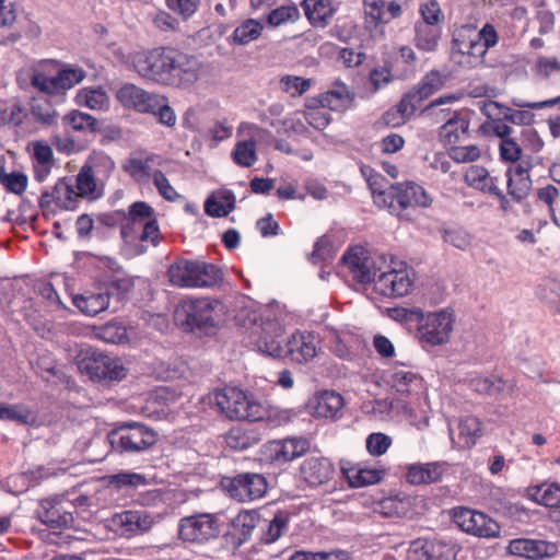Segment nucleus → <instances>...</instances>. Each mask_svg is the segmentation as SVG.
Segmentation results:
<instances>
[{
  "label": "nucleus",
  "instance_id": "f257e3e1",
  "mask_svg": "<svg viewBox=\"0 0 560 560\" xmlns=\"http://www.w3.org/2000/svg\"><path fill=\"white\" fill-rule=\"evenodd\" d=\"M218 410L229 420L259 422L266 429L290 423L296 412L260 400L254 394L237 387H224L214 393Z\"/></svg>",
  "mask_w": 560,
  "mask_h": 560
},
{
  "label": "nucleus",
  "instance_id": "f03ea898",
  "mask_svg": "<svg viewBox=\"0 0 560 560\" xmlns=\"http://www.w3.org/2000/svg\"><path fill=\"white\" fill-rule=\"evenodd\" d=\"M120 235L122 248L129 257L144 254L149 246H158L163 238L154 210L144 201H136L129 206L124 214Z\"/></svg>",
  "mask_w": 560,
  "mask_h": 560
},
{
  "label": "nucleus",
  "instance_id": "7ed1b4c3",
  "mask_svg": "<svg viewBox=\"0 0 560 560\" xmlns=\"http://www.w3.org/2000/svg\"><path fill=\"white\" fill-rule=\"evenodd\" d=\"M498 40L499 35L489 23L479 31L472 25H462L453 34L451 59L463 69L477 68L485 62L488 49Z\"/></svg>",
  "mask_w": 560,
  "mask_h": 560
},
{
  "label": "nucleus",
  "instance_id": "20e7f679",
  "mask_svg": "<svg viewBox=\"0 0 560 560\" xmlns=\"http://www.w3.org/2000/svg\"><path fill=\"white\" fill-rule=\"evenodd\" d=\"M384 382L392 395L409 405L412 411L418 409L429 416L427 387L419 373L406 364H395L384 372Z\"/></svg>",
  "mask_w": 560,
  "mask_h": 560
},
{
  "label": "nucleus",
  "instance_id": "39448f33",
  "mask_svg": "<svg viewBox=\"0 0 560 560\" xmlns=\"http://www.w3.org/2000/svg\"><path fill=\"white\" fill-rule=\"evenodd\" d=\"M284 341L283 326L277 318L270 316L260 317L259 322L254 316L246 329V345L275 359L281 358Z\"/></svg>",
  "mask_w": 560,
  "mask_h": 560
},
{
  "label": "nucleus",
  "instance_id": "423d86ee",
  "mask_svg": "<svg viewBox=\"0 0 560 560\" xmlns=\"http://www.w3.org/2000/svg\"><path fill=\"white\" fill-rule=\"evenodd\" d=\"M413 271L402 260L390 257L374 279V290L384 298H402L413 288Z\"/></svg>",
  "mask_w": 560,
  "mask_h": 560
},
{
  "label": "nucleus",
  "instance_id": "0eeeda50",
  "mask_svg": "<svg viewBox=\"0 0 560 560\" xmlns=\"http://www.w3.org/2000/svg\"><path fill=\"white\" fill-rule=\"evenodd\" d=\"M455 316L447 310L423 313L418 322L417 338L424 350L450 342L454 330Z\"/></svg>",
  "mask_w": 560,
  "mask_h": 560
},
{
  "label": "nucleus",
  "instance_id": "6e6552de",
  "mask_svg": "<svg viewBox=\"0 0 560 560\" xmlns=\"http://www.w3.org/2000/svg\"><path fill=\"white\" fill-rule=\"evenodd\" d=\"M257 522V515L248 511L212 514V537L222 535L228 546L237 548L248 539Z\"/></svg>",
  "mask_w": 560,
  "mask_h": 560
},
{
  "label": "nucleus",
  "instance_id": "1a4fd4ad",
  "mask_svg": "<svg viewBox=\"0 0 560 560\" xmlns=\"http://www.w3.org/2000/svg\"><path fill=\"white\" fill-rule=\"evenodd\" d=\"M377 200L378 207L388 209L390 213L395 214H400L408 208H427L432 202L425 189L413 182L389 185L388 191L378 195Z\"/></svg>",
  "mask_w": 560,
  "mask_h": 560
},
{
  "label": "nucleus",
  "instance_id": "9d476101",
  "mask_svg": "<svg viewBox=\"0 0 560 560\" xmlns=\"http://www.w3.org/2000/svg\"><path fill=\"white\" fill-rule=\"evenodd\" d=\"M108 438L112 446L120 453H140L158 441L155 431L139 422H125L114 429Z\"/></svg>",
  "mask_w": 560,
  "mask_h": 560
},
{
  "label": "nucleus",
  "instance_id": "9b49d317",
  "mask_svg": "<svg viewBox=\"0 0 560 560\" xmlns=\"http://www.w3.org/2000/svg\"><path fill=\"white\" fill-rule=\"evenodd\" d=\"M79 370L92 381L102 383L119 382L127 375L120 359L98 351H86L78 362Z\"/></svg>",
  "mask_w": 560,
  "mask_h": 560
},
{
  "label": "nucleus",
  "instance_id": "f8f14e48",
  "mask_svg": "<svg viewBox=\"0 0 560 560\" xmlns=\"http://www.w3.org/2000/svg\"><path fill=\"white\" fill-rule=\"evenodd\" d=\"M85 78L81 68H62L56 75H48L45 71L36 69L30 80L38 92L49 97H62L66 92L79 84Z\"/></svg>",
  "mask_w": 560,
  "mask_h": 560
},
{
  "label": "nucleus",
  "instance_id": "ddd939ff",
  "mask_svg": "<svg viewBox=\"0 0 560 560\" xmlns=\"http://www.w3.org/2000/svg\"><path fill=\"white\" fill-rule=\"evenodd\" d=\"M172 285L178 288H205L210 282L209 265L202 260L178 258L166 271Z\"/></svg>",
  "mask_w": 560,
  "mask_h": 560
},
{
  "label": "nucleus",
  "instance_id": "4468645a",
  "mask_svg": "<svg viewBox=\"0 0 560 560\" xmlns=\"http://www.w3.org/2000/svg\"><path fill=\"white\" fill-rule=\"evenodd\" d=\"M342 262L353 280L365 284L374 282L386 259L383 256H371L369 250L362 246H353L346 250Z\"/></svg>",
  "mask_w": 560,
  "mask_h": 560
},
{
  "label": "nucleus",
  "instance_id": "2eb2a0df",
  "mask_svg": "<svg viewBox=\"0 0 560 560\" xmlns=\"http://www.w3.org/2000/svg\"><path fill=\"white\" fill-rule=\"evenodd\" d=\"M167 85L188 86L195 83L201 72L202 65L195 56L178 49L166 47Z\"/></svg>",
  "mask_w": 560,
  "mask_h": 560
},
{
  "label": "nucleus",
  "instance_id": "dca6fc26",
  "mask_svg": "<svg viewBox=\"0 0 560 560\" xmlns=\"http://www.w3.org/2000/svg\"><path fill=\"white\" fill-rule=\"evenodd\" d=\"M452 518L463 532L476 537L492 538L500 533V526L494 520L469 508H454Z\"/></svg>",
  "mask_w": 560,
  "mask_h": 560
},
{
  "label": "nucleus",
  "instance_id": "f3484780",
  "mask_svg": "<svg viewBox=\"0 0 560 560\" xmlns=\"http://www.w3.org/2000/svg\"><path fill=\"white\" fill-rule=\"evenodd\" d=\"M175 322L185 331H201L210 320V300L208 298L183 300L175 308Z\"/></svg>",
  "mask_w": 560,
  "mask_h": 560
},
{
  "label": "nucleus",
  "instance_id": "a211bd4d",
  "mask_svg": "<svg viewBox=\"0 0 560 560\" xmlns=\"http://www.w3.org/2000/svg\"><path fill=\"white\" fill-rule=\"evenodd\" d=\"M79 202L80 197L67 178L58 179L54 187L44 191L39 198V207L45 214H56L62 210L73 211Z\"/></svg>",
  "mask_w": 560,
  "mask_h": 560
},
{
  "label": "nucleus",
  "instance_id": "6ab92c4d",
  "mask_svg": "<svg viewBox=\"0 0 560 560\" xmlns=\"http://www.w3.org/2000/svg\"><path fill=\"white\" fill-rule=\"evenodd\" d=\"M223 488L231 498L240 501H253L261 498L267 491L266 478L260 474L245 472L222 481Z\"/></svg>",
  "mask_w": 560,
  "mask_h": 560
},
{
  "label": "nucleus",
  "instance_id": "aec40b11",
  "mask_svg": "<svg viewBox=\"0 0 560 560\" xmlns=\"http://www.w3.org/2000/svg\"><path fill=\"white\" fill-rule=\"evenodd\" d=\"M136 71L143 78L167 85L166 47L137 52L132 57Z\"/></svg>",
  "mask_w": 560,
  "mask_h": 560
},
{
  "label": "nucleus",
  "instance_id": "412c9836",
  "mask_svg": "<svg viewBox=\"0 0 560 560\" xmlns=\"http://www.w3.org/2000/svg\"><path fill=\"white\" fill-rule=\"evenodd\" d=\"M116 533L126 538L143 535L154 525V517L145 510H126L110 520Z\"/></svg>",
  "mask_w": 560,
  "mask_h": 560
},
{
  "label": "nucleus",
  "instance_id": "4be33fe9",
  "mask_svg": "<svg viewBox=\"0 0 560 560\" xmlns=\"http://www.w3.org/2000/svg\"><path fill=\"white\" fill-rule=\"evenodd\" d=\"M373 411L382 418H404L411 425L419 429L428 427L429 424V416H425L423 411L418 409L412 411L409 405L404 404L400 398H396L394 395L375 400Z\"/></svg>",
  "mask_w": 560,
  "mask_h": 560
},
{
  "label": "nucleus",
  "instance_id": "5701e85b",
  "mask_svg": "<svg viewBox=\"0 0 560 560\" xmlns=\"http://www.w3.org/2000/svg\"><path fill=\"white\" fill-rule=\"evenodd\" d=\"M164 159L148 151L131 153L121 164L122 171L136 183L147 184L152 179L153 167H161Z\"/></svg>",
  "mask_w": 560,
  "mask_h": 560
},
{
  "label": "nucleus",
  "instance_id": "b1692460",
  "mask_svg": "<svg viewBox=\"0 0 560 560\" xmlns=\"http://www.w3.org/2000/svg\"><path fill=\"white\" fill-rule=\"evenodd\" d=\"M238 131L247 138L235 143L231 158L241 167H252L258 160L256 144L264 130L257 125L242 122Z\"/></svg>",
  "mask_w": 560,
  "mask_h": 560
},
{
  "label": "nucleus",
  "instance_id": "393cba45",
  "mask_svg": "<svg viewBox=\"0 0 560 560\" xmlns=\"http://www.w3.org/2000/svg\"><path fill=\"white\" fill-rule=\"evenodd\" d=\"M317 354V338L310 331H295L283 342L281 358L296 363H306Z\"/></svg>",
  "mask_w": 560,
  "mask_h": 560
},
{
  "label": "nucleus",
  "instance_id": "a878e982",
  "mask_svg": "<svg viewBox=\"0 0 560 560\" xmlns=\"http://www.w3.org/2000/svg\"><path fill=\"white\" fill-rule=\"evenodd\" d=\"M341 472L351 488H362L382 481L386 469L381 464L372 466L368 463L346 462L341 464Z\"/></svg>",
  "mask_w": 560,
  "mask_h": 560
},
{
  "label": "nucleus",
  "instance_id": "bb28decb",
  "mask_svg": "<svg viewBox=\"0 0 560 560\" xmlns=\"http://www.w3.org/2000/svg\"><path fill=\"white\" fill-rule=\"evenodd\" d=\"M73 305L86 316H96L109 306L108 290L102 283L72 295Z\"/></svg>",
  "mask_w": 560,
  "mask_h": 560
},
{
  "label": "nucleus",
  "instance_id": "cd10ccee",
  "mask_svg": "<svg viewBox=\"0 0 560 560\" xmlns=\"http://www.w3.org/2000/svg\"><path fill=\"white\" fill-rule=\"evenodd\" d=\"M532 164L521 161L516 165H511L505 173L508 195L515 202H521L527 198L532 189V179L529 171Z\"/></svg>",
  "mask_w": 560,
  "mask_h": 560
},
{
  "label": "nucleus",
  "instance_id": "c85d7f7f",
  "mask_svg": "<svg viewBox=\"0 0 560 560\" xmlns=\"http://www.w3.org/2000/svg\"><path fill=\"white\" fill-rule=\"evenodd\" d=\"M335 474L332 463L326 457H308L300 466V478L308 487L316 488L330 481Z\"/></svg>",
  "mask_w": 560,
  "mask_h": 560
},
{
  "label": "nucleus",
  "instance_id": "c756f323",
  "mask_svg": "<svg viewBox=\"0 0 560 560\" xmlns=\"http://www.w3.org/2000/svg\"><path fill=\"white\" fill-rule=\"evenodd\" d=\"M310 446V441L306 438L293 436L270 441L267 450L273 462L283 464L304 455Z\"/></svg>",
  "mask_w": 560,
  "mask_h": 560
},
{
  "label": "nucleus",
  "instance_id": "7c9ffc66",
  "mask_svg": "<svg viewBox=\"0 0 560 560\" xmlns=\"http://www.w3.org/2000/svg\"><path fill=\"white\" fill-rule=\"evenodd\" d=\"M407 560H455V557L447 545L419 538L411 541Z\"/></svg>",
  "mask_w": 560,
  "mask_h": 560
},
{
  "label": "nucleus",
  "instance_id": "2f4dec72",
  "mask_svg": "<svg viewBox=\"0 0 560 560\" xmlns=\"http://www.w3.org/2000/svg\"><path fill=\"white\" fill-rule=\"evenodd\" d=\"M508 549L511 555L530 560L549 558L555 556L558 551L557 546L552 542L526 538L511 540Z\"/></svg>",
  "mask_w": 560,
  "mask_h": 560
},
{
  "label": "nucleus",
  "instance_id": "473e14b6",
  "mask_svg": "<svg viewBox=\"0 0 560 560\" xmlns=\"http://www.w3.org/2000/svg\"><path fill=\"white\" fill-rule=\"evenodd\" d=\"M118 102L126 108L135 109L139 113H149L155 105L158 94L149 93L135 84L122 85L116 94Z\"/></svg>",
  "mask_w": 560,
  "mask_h": 560
},
{
  "label": "nucleus",
  "instance_id": "72a5a7b5",
  "mask_svg": "<svg viewBox=\"0 0 560 560\" xmlns=\"http://www.w3.org/2000/svg\"><path fill=\"white\" fill-rule=\"evenodd\" d=\"M450 75L439 70H431L428 72L421 81L411 89L406 96L418 107L424 100L440 91L448 81Z\"/></svg>",
  "mask_w": 560,
  "mask_h": 560
},
{
  "label": "nucleus",
  "instance_id": "f704fd0d",
  "mask_svg": "<svg viewBox=\"0 0 560 560\" xmlns=\"http://www.w3.org/2000/svg\"><path fill=\"white\" fill-rule=\"evenodd\" d=\"M343 406V398L334 390L316 394L307 404L310 412L316 418L334 419Z\"/></svg>",
  "mask_w": 560,
  "mask_h": 560
},
{
  "label": "nucleus",
  "instance_id": "c9c22d12",
  "mask_svg": "<svg viewBox=\"0 0 560 560\" xmlns=\"http://www.w3.org/2000/svg\"><path fill=\"white\" fill-rule=\"evenodd\" d=\"M179 536L183 540L201 544L210 536V514L188 516L180 520Z\"/></svg>",
  "mask_w": 560,
  "mask_h": 560
},
{
  "label": "nucleus",
  "instance_id": "e433bc0d",
  "mask_svg": "<svg viewBox=\"0 0 560 560\" xmlns=\"http://www.w3.org/2000/svg\"><path fill=\"white\" fill-rule=\"evenodd\" d=\"M241 300L236 292L225 294L222 300L212 298V327H223L235 322Z\"/></svg>",
  "mask_w": 560,
  "mask_h": 560
},
{
  "label": "nucleus",
  "instance_id": "4c0bfd02",
  "mask_svg": "<svg viewBox=\"0 0 560 560\" xmlns=\"http://www.w3.org/2000/svg\"><path fill=\"white\" fill-rule=\"evenodd\" d=\"M37 516L51 528H61L72 521V515L63 511L57 499H43L37 509Z\"/></svg>",
  "mask_w": 560,
  "mask_h": 560
},
{
  "label": "nucleus",
  "instance_id": "58836bf2",
  "mask_svg": "<svg viewBox=\"0 0 560 560\" xmlns=\"http://www.w3.org/2000/svg\"><path fill=\"white\" fill-rule=\"evenodd\" d=\"M446 465L444 463L412 464L407 468L406 479L411 485H428L441 480Z\"/></svg>",
  "mask_w": 560,
  "mask_h": 560
},
{
  "label": "nucleus",
  "instance_id": "ea45409f",
  "mask_svg": "<svg viewBox=\"0 0 560 560\" xmlns=\"http://www.w3.org/2000/svg\"><path fill=\"white\" fill-rule=\"evenodd\" d=\"M469 119L465 112H455L440 128V138L445 144H455L468 133Z\"/></svg>",
  "mask_w": 560,
  "mask_h": 560
},
{
  "label": "nucleus",
  "instance_id": "a19ab883",
  "mask_svg": "<svg viewBox=\"0 0 560 560\" xmlns=\"http://www.w3.org/2000/svg\"><path fill=\"white\" fill-rule=\"evenodd\" d=\"M466 185L485 195H490L499 185V178L491 176L489 171L481 165H470L464 174Z\"/></svg>",
  "mask_w": 560,
  "mask_h": 560
},
{
  "label": "nucleus",
  "instance_id": "79ce46f5",
  "mask_svg": "<svg viewBox=\"0 0 560 560\" xmlns=\"http://www.w3.org/2000/svg\"><path fill=\"white\" fill-rule=\"evenodd\" d=\"M302 7L311 24L320 26L327 25L338 10V3L335 0H304Z\"/></svg>",
  "mask_w": 560,
  "mask_h": 560
},
{
  "label": "nucleus",
  "instance_id": "37998d69",
  "mask_svg": "<svg viewBox=\"0 0 560 560\" xmlns=\"http://www.w3.org/2000/svg\"><path fill=\"white\" fill-rule=\"evenodd\" d=\"M32 158L34 163L35 178L43 182L50 172L54 154L50 145L45 141L32 143Z\"/></svg>",
  "mask_w": 560,
  "mask_h": 560
},
{
  "label": "nucleus",
  "instance_id": "c03bdc74",
  "mask_svg": "<svg viewBox=\"0 0 560 560\" xmlns=\"http://www.w3.org/2000/svg\"><path fill=\"white\" fill-rule=\"evenodd\" d=\"M318 103L325 109L342 112L349 107L351 96L346 84L336 83L330 90L318 96Z\"/></svg>",
  "mask_w": 560,
  "mask_h": 560
},
{
  "label": "nucleus",
  "instance_id": "a18cd8bd",
  "mask_svg": "<svg viewBox=\"0 0 560 560\" xmlns=\"http://www.w3.org/2000/svg\"><path fill=\"white\" fill-rule=\"evenodd\" d=\"M413 31V43L419 50L424 52H434L438 50L442 36V26L415 24Z\"/></svg>",
  "mask_w": 560,
  "mask_h": 560
},
{
  "label": "nucleus",
  "instance_id": "49530a36",
  "mask_svg": "<svg viewBox=\"0 0 560 560\" xmlns=\"http://www.w3.org/2000/svg\"><path fill=\"white\" fill-rule=\"evenodd\" d=\"M527 492L538 504L551 509L560 508V483L558 482L546 481L540 485L530 486Z\"/></svg>",
  "mask_w": 560,
  "mask_h": 560
},
{
  "label": "nucleus",
  "instance_id": "de8ad7c7",
  "mask_svg": "<svg viewBox=\"0 0 560 560\" xmlns=\"http://www.w3.org/2000/svg\"><path fill=\"white\" fill-rule=\"evenodd\" d=\"M530 71L538 81H549L560 74V57L538 54L530 63Z\"/></svg>",
  "mask_w": 560,
  "mask_h": 560
},
{
  "label": "nucleus",
  "instance_id": "09e8293b",
  "mask_svg": "<svg viewBox=\"0 0 560 560\" xmlns=\"http://www.w3.org/2000/svg\"><path fill=\"white\" fill-rule=\"evenodd\" d=\"M84 166L100 180L106 182L115 170L114 160L104 152L94 151L84 163Z\"/></svg>",
  "mask_w": 560,
  "mask_h": 560
},
{
  "label": "nucleus",
  "instance_id": "8fccbe9b",
  "mask_svg": "<svg viewBox=\"0 0 560 560\" xmlns=\"http://www.w3.org/2000/svg\"><path fill=\"white\" fill-rule=\"evenodd\" d=\"M75 103L93 110H104L109 106V97L102 88H83L78 91Z\"/></svg>",
  "mask_w": 560,
  "mask_h": 560
},
{
  "label": "nucleus",
  "instance_id": "3c124183",
  "mask_svg": "<svg viewBox=\"0 0 560 560\" xmlns=\"http://www.w3.org/2000/svg\"><path fill=\"white\" fill-rule=\"evenodd\" d=\"M62 125L66 129L77 132H96L98 130L96 118L78 109L67 113L62 117Z\"/></svg>",
  "mask_w": 560,
  "mask_h": 560
},
{
  "label": "nucleus",
  "instance_id": "603ef678",
  "mask_svg": "<svg viewBox=\"0 0 560 560\" xmlns=\"http://www.w3.org/2000/svg\"><path fill=\"white\" fill-rule=\"evenodd\" d=\"M28 114L20 101H13L9 105L0 102V129L4 126L21 128Z\"/></svg>",
  "mask_w": 560,
  "mask_h": 560
},
{
  "label": "nucleus",
  "instance_id": "864d4df0",
  "mask_svg": "<svg viewBox=\"0 0 560 560\" xmlns=\"http://www.w3.org/2000/svg\"><path fill=\"white\" fill-rule=\"evenodd\" d=\"M417 109L418 107L405 94L395 108L383 115V120L390 127H398L404 125Z\"/></svg>",
  "mask_w": 560,
  "mask_h": 560
},
{
  "label": "nucleus",
  "instance_id": "5fc2aeb1",
  "mask_svg": "<svg viewBox=\"0 0 560 560\" xmlns=\"http://www.w3.org/2000/svg\"><path fill=\"white\" fill-rule=\"evenodd\" d=\"M410 510L409 498L388 497L376 503L375 511L387 517H405Z\"/></svg>",
  "mask_w": 560,
  "mask_h": 560
},
{
  "label": "nucleus",
  "instance_id": "6e6d98bb",
  "mask_svg": "<svg viewBox=\"0 0 560 560\" xmlns=\"http://www.w3.org/2000/svg\"><path fill=\"white\" fill-rule=\"evenodd\" d=\"M482 428L478 418L467 416L458 423V439L464 447H471L481 435Z\"/></svg>",
  "mask_w": 560,
  "mask_h": 560
},
{
  "label": "nucleus",
  "instance_id": "4d7b16f0",
  "mask_svg": "<svg viewBox=\"0 0 560 560\" xmlns=\"http://www.w3.org/2000/svg\"><path fill=\"white\" fill-rule=\"evenodd\" d=\"M30 107L36 121L47 126L56 124L58 113L48 100L34 96L31 100Z\"/></svg>",
  "mask_w": 560,
  "mask_h": 560
},
{
  "label": "nucleus",
  "instance_id": "13d9d810",
  "mask_svg": "<svg viewBox=\"0 0 560 560\" xmlns=\"http://www.w3.org/2000/svg\"><path fill=\"white\" fill-rule=\"evenodd\" d=\"M0 420L13 421L20 424H31L35 421V416L31 409L20 404H0Z\"/></svg>",
  "mask_w": 560,
  "mask_h": 560
},
{
  "label": "nucleus",
  "instance_id": "bf43d9fd",
  "mask_svg": "<svg viewBox=\"0 0 560 560\" xmlns=\"http://www.w3.org/2000/svg\"><path fill=\"white\" fill-rule=\"evenodd\" d=\"M258 441L252 431L242 428H232L225 436L226 445L236 451L247 450Z\"/></svg>",
  "mask_w": 560,
  "mask_h": 560
},
{
  "label": "nucleus",
  "instance_id": "052dcab7",
  "mask_svg": "<svg viewBox=\"0 0 560 560\" xmlns=\"http://www.w3.org/2000/svg\"><path fill=\"white\" fill-rule=\"evenodd\" d=\"M262 24L254 19L245 20L233 32V40L240 45H245L257 39L262 31Z\"/></svg>",
  "mask_w": 560,
  "mask_h": 560
},
{
  "label": "nucleus",
  "instance_id": "680f3d73",
  "mask_svg": "<svg viewBox=\"0 0 560 560\" xmlns=\"http://www.w3.org/2000/svg\"><path fill=\"white\" fill-rule=\"evenodd\" d=\"M300 19V11L295 4H287L271 10L267 16V23L278 27L288 22H295Z\"/></svg>",
  "mask_w": 560,
  "mask_h": 560
},
{
  "label": "nucleus",
  "instance_id": "e2e57ef3",
  "mask_svg": "<svg viewBox=\"0 0 560 560\" xmlns=\"http://www.w3.org/2000/svg\"><path fill=\"white\" fill-rule=\"evenodd\" d=\"M100 180L84 165L75 177L77 194L81 198L93 197Z\"/></svg>",
  "mask_w": 560,
  "mask_h": 560
},
{
  "label": "nucleus",
  "instance_id": "0e129e2a",
  "mask_svg": "<svg viewBox=\"0 0 560 560\" xmlns=\"http://www.w3.org/2000/svg\"><path fill=\"white\" fill-rule=\"evenodd\" d=\"M312 81L296 75H283L279 79V86L282 92L292 97L301 96L311 88Z\"/></svg>",
  "mask_w": 560,
  "mask_h": 560
},
{
  "label": "nucleus",
  "instance_id": "69168bd1",
  "mask_svg": "<svg viewBox=\"0 0 560 560\" xmlns=\"http://www.w3.org/2000/svg\"><path fill=\"white\" fill-rule=\"evenodd\" d=\"M101 283L107 288L109 299L112 295H117L120 300L125 299L135 287L133 279L129 276H115Z\"/></svg>",
  "mask_w": 560,
  "mask_h": 560
},
{
  "label": "nucleus",
  "instance_id": "338daca9",
  "mask_svg": "<svg viewBox=\"0 0 560 560\" xmlns=\"http://www.w3.org/2000/svg\"><path fill=\"white\" fill-rule=\"evenodd\" d=\"M420 19L415 24L441 26L444 15L441 11L440 4L435 0L422 3L419 9Z\"/></svg>",
  "mask_w": 560,
  "mask_h": 560
},
{
  "label": "nucleus",
  "instance_id": "774afa93",
  "mask_svg": "<svg viewBox=\"0 0 560 560\" xmlns=\"http://www.w3.org/2000/svg\"><path fill=\"white\" fill-rule=\"evenodd\" d=\"M289 560H347V553L341 550L318 552L299 550L293 552Z\"/></svg>",
  "mask_w": 560,
  "mask_h": 560
}]
</instances>
